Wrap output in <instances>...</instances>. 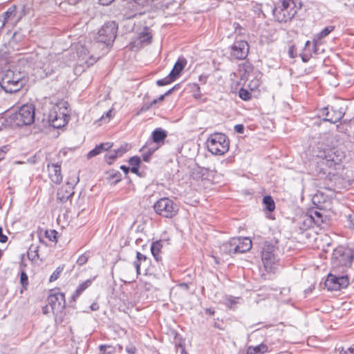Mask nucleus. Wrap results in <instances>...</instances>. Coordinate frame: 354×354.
Masks as SVG:
<instances>
[{
    "label": "nucleus",
    "instance_id": "50",
    "mask_svg": "<svg viewBox=\"0 0 354 354\" xmlns=\"http://www.w3.org/2000/svg\"><path fill=\"white\" fill-rule=\"evenodd\" d=\"M340 354H354V344L346 350L343 348L340 351Z\"/></svg>",
    "mask_w": 354,
    "mask_h": 354
},
{
    "label": "nucleus",
    "instance_id": "60",
    "mask_svg": "<svg viewBox=\"0 0 354 354\" xmlns=\"http://www.w3.org/2000/svg\"><path fill=\"white\" fill-rule=\"evenodd\" d=\"M91 310L95 311L99 309V304L97 302L93 303L90 306Z\"/></svg>",
    "mask_w": 354,
    "mask_h": 354
},
{
    "label": "nucleus",
    "instance_id": "6",
    "mask_svg": "<svg viewBox=\"0 0 354 354\" xmlns=\"http://www.w3.org/2000/svg\"><path fill=\"white\" fill-rule=\"evenodd\" d=\"M153 207L157 214L167 218H172L178 212V205L167 197L158 200Z\"/></svg>",
    "mask_w": 354,
    "mask_h": 354
},
{
    "label": "nucleus",
    "instance_id": "62",
    "mask_svg": "<svg viewBox=\"0 0 354 354\" xmlns=\"http://www.w3.org/2000/svg\"><path fill=\"white\" fill-rule=\"evenodd\" d=\"M205 312L207 315H214L215 313L214 310H213L212 308H205Z\"/></svg>",
    "mask_w": 354,
    "mask_h": 354
},
{
    "label": "nucleus",
    "instance_id": "10",
    "mask_svg": "<svg viewBox=\"0 0 354 354\" xmlns=\"http://www.w3.org/2000/svg\"><path fill=\"white\" fill-rule=\"evenodd\" d=\"M68 103L66 102H60L50 112L48 120L50 124L55 128H60L66 124V118L68 116V113H62V117L57 114V109H60L64 108L67 109Z\"/></svg>",
    "mask_w": 354,
    "mask_h": 354
},
{
    "label": "nucleus",
    "instance_id": "44",
    "mask_svg": "<svg viewBox=\"0 0 354 354\" xmlns=\"http://www.w3.org/2000/svg\"><path fill=\"white\" fill-rule=\"evenodd\" d=\"M322 197V195L315 194L313 197V203L317 205V209H322L324 208V206L321 203L320 198Z\"/></svg>",
    "mask_w": 354,
    "mask_h": 354
},
{
    "label": "nucleus",
    "instance_id": "37",
    "mask_svg": "<svg viewBox=\"0 0 354 354\" xmlns=\"http://www.w3.org/2000/svg\"><path fill=\"white\" fill-rule=\"evenodd\" d=\"M78 182L79 177L74 174L73 176L71 177L70 180L67 181L66 187L73 191L75 186L77 184Z\"/></svg>",
    "mask_w": 354,
    "mask_h": 354
},
{
    "label": "nucleus",
    "instance_id": "26",
    "mask_svg": "<svg viewBox=\"0 0 354 354\" xmlns=\"http://www.w3.org/2000/svg\"><path fill=\"white\" fill-rule=\"evenodd\" d=\"M152 36L149 32V28L145 27L144 30L139 33L138 40L140 44H149L151 42Z\"/></svg>",
    "mask_w": 354,
    "mask_h": 354
},
{
    "label": "nucleus",
    "instance_id": "40",
    "mask_svg": "<svg viewBox=\"0 0 354 354\" xmlns=\"http://www.w3.org/2000/svg\"><path fill=\"white\" fill-rule=\"evenodd\" d=\"M158 103V100H153L151 102H145L140 109L139 113H144L150 109V108Z\"/></svg>",
    "mask_w": 354,
    "mask_h": 354
},
{
    "label": "nucleus",
    "instance_id": "53",
    "mask_svg": "<svg viewBox=\"0 0 354 354\" xmlns=\"http://www.w3.org/2000/svg\"><path fill=\"white\" fill-rule=\"evenodd\" d=\"M244 126L243 124H236L234 126V131L240 134H242L244 133Z\"/></svg>",
    "mask_w": 354,
    "mask_h": 354
},
{
    "label": "nucleus",
    "instance_id": "11",
    "mask_svg": "<svg viewBox=\"0 0 354 354\" xmlns=\"http://www.w3.org/2000/svg\"><path fill=\"white\" fill-rule=\"evenodd\" d=\"M48 302L52 308L53 313L57 314L65 308V295L62 292H55L48 296Z\"/></svg>",
    "mask_w": 354,
    "mask_h": 354
},
{
    "label": "nucleus",
    "instance_id": "22",
    "mask_svg": "<svg viewBox=\"0 0 354 354\" xmlns=\"http://www.w3.org/2000/svg\"><path fill=\"white\" fill-rule=\"evenodd\" d=\"M268 351V346L263 343H261L256 346H248L246 351V354H264L267 353Z\"/></svg>",
    "mask_w": 354,
    "mask_h": 354
},
{
    "label": "nucleus",
    "instance_id": "49",
    "mask_svg": "<svg viewBox=\"0 0 354 354\" xmlns=\"http://www.w3.org/2000/svg\"><path fill=\"white\" fill-rule=\"evenodd\" d=\"M288 55L291 58H295V57H297V48H296V46L295 45H291L289 47Z\"/></svg>",
    "mask_w": 354,
    "mask_h": 354
},
{
    "label": "nucleus",
    "instance_id": "58",
    "mask_svg": "<svg viewBox=\"0 0 354 354\" xmlns=\"http://www.w3.org/2000/svg\"><path fill=\"white\" fill-rule=\"evenodd\" d=\"M317 41L318 40L316 39H314V41H313V47H312V51L315 53V54H317Z\"/></svg>",
    "mask_w": 354,
    "mask_h": 354
},
{
    "label": "nucleus",
    "instance_id": "52",
    "mask_svg": "<svg viewBox=\"0 0 354 354\" xmlns=\"http://www.w3.org/2000/svg\"><path fill=\"white\" fill-rule=\"evenodd\" d=\"M142 152H143V154H142L143 160L145 162H149L152 154L147 150H145V151H142Z\"/></svg>",
    "mask_w": 354,
    "mask_h": 354
},
{
    "label": "nucleus",
    "instance_id": "17",
    "mask_svg": "<svg viewBox=\"0 0 354 354\" xmlns=\"http://www.w3.org/2000/svg\"><path fill=\"white\" fill-rule=\"evenodd\" d=\"M167 137V133L162 128H156L151 133V141L156 144H162Z\"/></svg>",
    "mask_w": 354,
    "mask_h": 354
},
{
    "label": "nucleus",
    "instance_id": "32",
    "mask_svg": "<svg viewBox=\"0 0 354 354\" xmlns=\"http://www.w3.org/2000/svg\"><path fill=\"white\" fill-rule=\"evenodd\" d=\"M175 80H176V79H174L173 77H171L170 74H169L165 78L157 80L156 81V84L158 86H162L167 85V84L173 82Z\"/></svg>",
    "mask_w": 354,
    "mask_h": 354
},
{
    "label": "nucleus",
    "instance_id": "16",
    "mask_svg": "<svg viewBox=\"0 0 354 354\" xmlns=\"http://www.w3.org/2000/svg\"><path fill=\"white\" fill-rule=\"evenodd\" d=\"M187 64V60L184 57H179L176 62L175 63L172 70L170 71L169 74L171 77H173L174 79H177L180 75L181 71L185 68Z\"/></svg>",
    "mask_w": 354,
    "mask_h": 354
},
{
    "label": "nucleus",
    "instance_id": "23",
    "mask_svg": "<svg viewBox=\"0 0 354 354\" xmlns=\"http://www.w3.org/2000/svg\"><path fill=\"white\" fill-rule=\"evenodd\" d=\"M92 283V280L88 279L83 283H80L77 289L75 290V292L71 296V299L73 301H75L76 299L80 297V295L87 288H88Z\"/></svg>",
    "mask_w": 354,
    "mask_h": 354
},
{
    "label": "nucleus",
    "instance_id": "14",
    "mask_svg": "<svg viewBox=\"0 0 354 354\" xmlns=\"http://www.w3.org/2000/svg\"><path fill=\"white\" fill-rule=\"evenodd\" d=\"M48 169L49 171V176L51 180L56 183L59 184L62 181V175L61 174V166L58 164L48 165Z\"/></svg>",
    "mask_w": 354,
    "mask_h": 354
},
{
    "label": "nucleus",
    "instance_id": "38",
    "mask_svg": "<svg viewBox=\"0 0 354 354\" xmlns=\"http://www.w3.org/2000/svg\"><path fill=\"white\" fill-rule=\"evenodd\" d=\"M239 96L241 100L244 101H248L250 100L252 97L251 93L247 89H245L243 88H241L239 91Z\"/></svg>",
    "mask_w": 354,
    "mask_h": 354
},
{
    "label": "nucleus",
    "instance_id": "46",
    "mask_svg": "<svg viewBox=\"0 0 354 354\" xmlns=\"http://www.w3.org/2000/svg\"><path fill=\"white\" fill-rule=\"evenodd\" d=\"M136 259H137V261L136 262H139L141 264L142 263L147 264V263H148L147 257L145 254H142V253H140L139 252H137V253H136Z\"/></svg>",
    "mask_w": 354,
    "mask_h": 354
},
{
    "label": "nucleus",
    "instance_id": "8",
    "mask_svg": "<svg viewBox=\"0 0 354 354\" xmlns=\"http://www.w3.org/2000/svg\"><path fill=\"white\" fill-rule=\"evenodd\" d=\"M330 168L336 169L345 158L344 152L338 147L325 149L319 156Z\"/></svg>",
    "mask_w": 354,
    "mask_h": 354
},
{
    "label": "nucleus",
    "instance_id": "63",
    "mask_svg": "<svg viewBox=\"0 0 354 354\" xmlns=\"http://www.w3.org/2000/svg\"><path fill=\"white\" fill-rule=\"evenodd\" d=\"M120 169L122 170V171L127 175L128 174L129 170H130V168L129 167H127L125 165H121L120 166Z\"/></svg>",
    "mask_w": 354,
    "mask_h": 354
},
{
    "label": "nucleus",
    "instance_id": "35",
    "mask_svg": "<svg viewBox=\"0 0 354 354\" xmlns=\"http://www.w3.org/2000/svg\"><path fill=\"white\" fill-rule=\"evenodd\" d=\"M337 282H338V286H339V290L342 289V288H346L348 284H349V279H348V277L345 275V276H340V277H338V279H337Z\"/></svg>",
    "mask_w": 354,
    "mask_h": 354
},
{
    "label": "nucleus",
    "instance_id": "13",
    "mask_svg": "<svg viewBox=\"0 0 354 354\" xmlns=\"http://www.w3.org/2000/svg\"><path fill=\"white\" fill-rule=\"evenodd\" d=\"M249 52V45L246 41H236L231 46V55L236 59H244Z\"/></svg>",
    "mask_w": 354,
    "mask_h": 354
},
{
    "label": "nucleus",
    "instance_id": "48",
    "mask_svg": "<svg viewBox=\"0 0 354 354\" xmlns=\"http://www.w3.org/2000/svg\"><path fill=\"white\" fill-rule=\"evenodd\" d=\"M8 149V146H3L0 147V162L6 158Z\"/></svg>",
    "mask_w": 354,
    "mask_h": 354
},
{
    "label": "nucleus",
    "instance_id": "29",
    "mask_svg": "<svg viewBox=\"0 0 354 354\" xmlns=\"http://www.w3.org/2000/svg\"><path fill=\"white\" fill-rule=\"evenodd\" d=\"M310 218L317 225L324 222L322 213L317 210L311 211Z\"/></svg>",
    "mask_w": 354,
    "mask_h": 354
},
{
    "label": "nucleus",
    "instance_id": "36",
    "mask_svg": "<svg viewBox=\"0 0 354 354\" xmlns=\"http://www.w3.org/2000/svg\"><path fill=\"white\" fill-rule=\"evenodd\" d=\"M99 348L103 354H112L115 352V348L111 345L102 344Z\"/></svg>",
    "mask_w": 354,
    "mask_h": 354
},
{
    "label": "nucleus",
    "instance_id": "24",
    "mask_svg": "<svg viewBox=\"0 0 354 354\" xmlns=\"http://www.w3.org/2000/svg\"><path fill=\"white\" fill-rule=\"evenodd\" d=\"M74 192L67 187H62L57 192V200L62 203H66L68 199L71 198Z\"/></svg>",
    "mask_w": 354,
    "mask_h": 354
},
{
    "label": "nucleus",
    "instance_id": "30",
    "mask_svg": "<svg viewBox=\"0 0 354 354\" xmlns=\"http://www.w3.org/2000/svg\"><path fill=\"white\" fill-rule=\"evenodd\" d=\"M334 30V26H327L315 36V39L321 40L328 36Z\"/></svg>",
    "mask_w": 354,
    "mask_h": 354
},
{
    "label": "nucleus",
    "instance_id": "41",
    "mask_svg": "<svg viewBox=\"0 0 354 354\" xmlns=\"http://www.w3.org/2000/svg\"><path fill=\"white\" fill-rule=\"evenodd\" d=\"M57 232L55 230H46L45 232V236L51 241H57Z\"/></svg>",
    "mask_w": 354,
    "mask_h": 354
},
{
    "label": "nucleus",
    "instance_id": "3",
    "mask_svg": "<svg viewBox=\"0 0 354 354\" xmlns=\"http://www.w3.org/2000/svg\"><path fill=\"white\" fill-rule=\"evenodd\" d=\"M207 147L212 154L223 155L229 150L230 140L224 133H214L208 137Z\"/></svg>",
    "mask_w": 354,
    "mask_h": 354
},
{
    "label": "nucleus",
    "instance_id": "33",
    "mask_svg": "<svg viewBox=\"0 0 354 354\" xmlns=\"http://www.w3.org/2000/svg\"><path fill=\"white\" fill-rule=\"evenodd\" d=\"M20 283L21 284L23 290H27L28 286V277L25 271H21L20 274Z\"/></svg>",
    "mask_w": 354,
    "mask_h": 354
},
{
    "label": "nucleus",
    "instance_id": "18",
    "mask_svg": "<svg viewBox=\"0 0 354 354\" xmlns=\"http://www.w3.org/2000/svg\"><path fill=\"white\" fill-rule=\"evenodd\" d=\"M113 144L110 142L101 143L97 145L94 149H93L88 153L87 158H91L93 157H95L98 154L102 153L103 151H107L108 149L111 148Z\"/></svg>",
    "mask_w": 354,
    "mask_h": 354
},
{
    "label": "nucleus",
    "instance_id": "64",
    "mask_svg": "<svg viewBox=\"0 0 354 354\" xmlns=\"http://www.w3.org/2000/svg\"><path fill=\"white\" fill-rule=\"evenodd\" d=\"M26 12H26V6H25V5H24V6H23V7H22L21 11V15H20V16H19V19L17 20V21H19V20L21 19V17L22 16L26 15Z\"/></svg>",
    "mask_w": 354,
    "mask_h": 354
},
{
    "label": "nucleus",
    "instance_id": "7",
    "mask_svg": "<svg viewBox=\"0 0 354 354\" xmlns=\"http://www.w3.org/2000/svg\"><path fill=\"white\" fill-rule=\"evenodd\" d=\"M118 28V25L115 21H111L105 23L97 32V41L104 44L107 47L112 46L117 36Z\"/></svg>",
    "mask_w": 354,
    "mask_h": 354
},
{
    "label": "nucleus",
    "instance_id": "25",
    "mask_svg": "<svg viewBox=\"0 0 354 354\" xmlns=\"http://www.w3.org/2000/svg\"><path fill=\"white\" fill-rule=\"evenodd\" d=\"M162 248V243L161 241H157L153 242L151 246V252L152 255L156 261H161V257L160 256V252Z\"/></svg>",
    "mask_w": 354,
    "mask_h": 354
},
{
    "label": "nucleus",
    "instance_id": "54",
    "mask_svg": "<svg viewBox=\"0 0 354 354\" xmlns=\"http://www.w3.org/2000/svg\"><path fill=\"white\" fill-rule=\"evenodd\" d=\"M8 241V236L3 233V228L0 227V243H4Z\"/></svg>",
    "mask_w": 354,
    "mask_h": 354
},
{
    "label": "nucleus",
    "instance_id": "47",
    "mask_svg": "<svg viewBox=\"0 0 354 354\" xmlns=\"http://www.w3.org/2000/svg\"><path fill=\"white\" fill-rule=\"evenodd\" d=\"M88 259V256L86 254H83L81 256L79 257V258L77 260V263L79 266H83L84 265Z\"/></svg>",
    "mask_w": 354,
    "mask_h": 354
},
{
    "label": "nucleus",
    "instance_id": "9",
    "mask_svg": "<svg viewBox=\"0 0 354 354\" xmlns=\"http://www.w3.org/2000/svg\"><path fill=\"white\" fill-rule=\"evenodd\" d=\"M261 260L267 272H272L277 261L275 246L272 243L266 242L261 251Z\"/></svg>",
    "mask_w": 354,
    "mask_h": 354
},
{
    "label": "nucleus",
    "instance_id": "5",
    "mask_svg": "<svg viewBox=\"0 0 354 354\" xmlns=\"http://www.w3.org/2000/svg\"><path fill=\"white\" fill-rule=\"evenodd\" d=\"M349 252L343 246H339L335 248L331 260L333 268L339 271H344L346 268H350L354 259Z\"/></svg>",
    "mask_w": 354,
    "mask_h": 354
},
{
    "label": "nucleus",
    "instance_id": "55",
    "mask_svg": "<svg viewBox=\"0 0 354 354\" xmlns=\"http://www.w3.org/2000/svg\"><path fill=\"white\" fill-rule=\"evenodd\" d=\"M125 350L129 354H135L137 351L136 348L133 345L127 346Z\"/></svg>",
    "mask_w": 354,
    "mask_h": 354
},
{
    "label": "nucleus",
    "instance_id": "59",
    "mask_svg": "<svg viewBox=\"0 0 354 354\" xmlns=\"http://www.w3.org/2000/svg\"><path fill=\"white\" fill-rule=\"evenodd\" d=\"M140 266H141L140 263L136 262V261L134 262V266L136 268L137 274H140Z\"/></svg>",
    "mask_w": 354,
    "mask_h": 354
},
{
    "label": "nucleus",
    "instance_id": "61",
    "mask_svg": "<svg viewBox=\"0 0 354 354\" xmlns=\"http://www.w3.org/2000/svg\"><path fill=\"white\" fill-rule=\"evenodd\" d=\"M198 79L202 84H205L207 82V76L201 75L199 76Z\"/></svg>",
    "mask_w": 354,
    "mask_h": 354
},
{
    "label": "nucleus",
    "instance_id": "12",
    "mask_svg": "<svg viewBox=\"0 0 354 354\" xmlns=\"http://www.w3.org/2000/svg\"><path fill=\"white\" fill-rule=\"evenodd\" d=\"M322 115H324V121L330 122V123H336L341 120L344 117L345 112L342 108H338L335 106L331 107H325L322 110Z\"/></svg>",
    "mask_w": 354,
    "mask_h": 354
},
{
    "label": "nucleus",
    "instance_id": "51",
    "mask_svg": "<svg viewBox=\"0 0 354 354\" xmlns=\"http://www.w3.org/2000/svg\"><path fill=\"white\" fill-rule=\"evenodd\" d=\"M225 304L228 308H232L234 305L236 304V301L232 297H230L227 299Z\"/></svg>",
    "mask_w": 354,
    "mask_h": 354
},
{
    "label": "nucleus",
    "instance_id": "19",
    "mask_svg": "<svg viewBox=\"0 0 354 354\" xmlns=\"http://www.w3.org/2000/svg\"><path fill=\"white\" fill-rule=\"evenodd\" d=\"M236 237L230 239L221 246V251L227 254H236Z\"/></svg>",
    "mask_w": 354,
    "mask_h": 354
},
{
    "label": "nucleus",
    "instance_id": "20",
    "mask_svg": "<svg viewBox=\"0 0 354 354\" xmlns=\"http://www.w3.org/2000/svg\"><path fill=\"white\" fill-rule=\"evenodd\" d=\"M338 277L335 276L332 274H328L325 282L324 286L325 287L330 291L333 290H339V286H338V282L337 280Z\"/></svg>",
    "mask_w": 354,
    "mask_h": 354
},
{
    "label": "nucleus",
    "instance_id": "42",
    "mask_svg": "<svg viewBox=\"0 0 354 354\" xmlns=\"http://www.w3.org/2000/svg\"><path fill=\"white\" fill-rule=\"evenodd\" d=\"M128 149H129L128 145L127 144H124V145H121L118 149H114L113 151H115V153H117V155L119 157H120L124 153H125L128 151Z\"/></svg>",
    "mask_w": 354,
    "mask_h": 354
},
{
    "label": "nucleus",
    "instance_id": "34",
    "mask_svg": "<svg viewBox=\"0 0 354 354\" xmlns=\"http://www.w3.org/2000/svg\"><path fill=\"white\" fill-rule=\"evenodd\" d=\"M119 157L117 155V153L114 151L113 150L109 151L104 156L105 161L109 164L111 165L112 162L118 158Z\"/></svg>",
    "mask_w": 354,
    "mask_h": 354
},
{
    "label": "nucleus",
    "instance_id": "43",
    "mask_svg": "<svg viewBox=\"0 0 354 354\" xmlns=\"http://www.w3.org/2000/svg\"><path fill=\"white\" fill-rule=\"evenodd\" d=\"M109 178L111 180H113V183L115 185L121 180V174L119 171H115L110 175Z\"/></svg>",
    "mask_w": 354,
    "mask_h": 354
},
{
    "label": "nucleus",
    "instance_id": "1",
    "mask_svg": "<svg viewBox=\"0 0 354 354\" xmlns=\"http://www.w3.org/2000/svg\"><path fill=\"white\" fill-rule=\"evenodd\" d=\"M26 82L24 74L20 71L7 70L3 74L0 81L1 87L6 93H16L19 91Z\"/></svg>",
    "mask_w": 354,
    "mask_h": 354
},
{
    "label": "nucleus",
    "instance_id": "57",
    "mask_svg": "<svg viewBox=\"0 0 354 354\" xmlns=\"http://www.w3.org/2000/svg\"><path fill=\"white\" fill-rule=\"evenodd\" d=\"M115 0H99V3L103 6H109Z\"/></svg>",
    "mask_w": 354,
    "mask_h": 354
},
{
    "label": "nucleus",
    "instance_id": "31",
    "mask_svg": "<svg viewBox=\"0 0 354 354\" xmlns=\"http://www.w3.org/2000/svg\"><path fill=\"white\" fill-rule=\"evenodd\" d=\"M64 266H58L55 270L53 272V274L50 275L49 278V281L53 282L56 281L60 276L61 273L64 270Z\"/></svg>",
    "mask_w": 354,
    "mask_h": 354
},
{
    "label": "nucleus",
    "instance_id": "39",
    "mask_svg": "<svg viewBox=\"0 0 354 354\" xmlns=\"http://www.w3.org/2000/svg\"><path fill=\"white\" fill-rule=\"evenodd\" d=\"M152 141H148L146 142V144L141 148V151H145V150L150 152L151 154H153L157 149L158 147H153L152 145Z\"/></svg>",
    "mask_w": 354,
    "mask_h": 354
},
{
    "label": "nucleus",
    "instance_id": "28",
    "mask_svg": "<svg viewBox=\"0 0 354 354\" xmlns=\"http://www.w3.org/2000/svg\"><path fill=\"white\" fill-rule=\"evenodd\" d=\"M263 203L264 204L266 210L271 212L275 209V203L272 196L267 195L263 198Z\"/></svg>",
    "mask_w": 354,
    "mask_h": 354
},
{
    "label": "nucleus",
    "instance_id": "15",
    "mask_svg": "<svg viewBox=\"0 0 354 354\" xmlns=\"http://www.w3.org/2000/svg\"><path fill=\"white\" fill-rule=\"evenodd\" d=\"M236 254L245 253L252 248V241L247 237H236Z\"/></svg>",
    "mask_w": 354,
    "mask_h": 354
},
{
    "label": "nucleus",
    "instance_id": "2",
    "mask_svg": "<svg viewBox=\"0 0 354 354\" xmlns=\"http://www.w3.org/2000/svg\"><path fill=\"white\" fill-rule=\"evenodd\" d=\"M297 12V9L293 0H280L272 9V14L279 22H287L291 20Z\"/></svg>",
    "mask_w": 354,
    "mask_h": 354
},
{
    "label": "nucleus",
    "instance_id": "21",
    "mask_svg": "<svg viewBox=\"0 0 354 354\" xmlns=\"http://www.w3.org/2000/svg\"><path fill=\"white\" fill-rule=\"evenodd\" d=\"M16 6H10L6 12H4L2 15V19L1 28H3L7 23H8L10 20L12 19L16 15Z\"/></svg>",
    "mask_w": 354,
    "mask_h": 354
},
{
    "label": "nucleus",
    "instance_id": "4",
    "mask_svg": "<svg viewBox=\"0 0 354 354\" xmlns=\"http://www.w3.org/2000/svg\"><path fill=\"white\" fill-rule=\"evenodd\" d=\"M10 120L12 125L17 127L31 124L35 120V106L31 104L23 105L10 115Z\"/></svg>",
    "mask_w": 354,
    "mask_h": 354
},
{
    "label": "nucleus",
    "instance_id": "45",
    "mask_svg": "<svg viewBox=\"0 0 354 354\" xmlns=\"http://www.w3.org/2000/svg\"><path fill=\"white\" fill-rule=\"evenodd\" d=\"M129 162L131 165V167H140V163H141V160H140V157L135 156H132L129 159Z\"/></svg>",
    "mask_w": 354,
    "mask_h": 354
},
{
    "label": "nucleus",
    "instance_id": "27",
    "mask_svg": "<svg viewBox=\"0 0 354 354\" xmlns=\"http://www.w3.org/2000/svg\"><path fill=\"white\" fill-rule=\"evenodd\" d=\"M311 46L310 41H307L305 44V48L304 52L301 53L300 56L303 62H308L312 57V51L310 50L309 48Z\"/></svg>",
    "mask_w": 354,
    "mask_h": 354
},
{
    "label": "nucleus",
    "instance_id": "56",
    "mask_svg": "<svg viewBox=\"0 0 354 354\" xmlns=\"http://www.w3.org/2000/svg\"><path fill=\"white\" fill-rule=\"evenodd\" d=\"M347 251H349L350 254L354 259V242L351 243L348 245V247L346 248Z\"/></svg>",
    "mask_w": 354,
    "mask_h": 354
}]
</instances>
